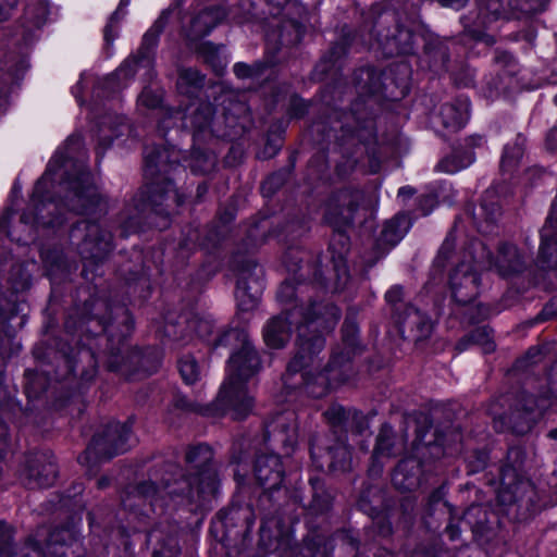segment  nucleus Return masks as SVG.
Wrapping results in <instances>:
<instances>
[{
    "label": "nucleus",
    "mask_w": 557,
    "mask_h": 557,
    "mask_svg": "<svg viewBox=\"0 0 557 557\" xmlns=\"http://www.w3.org/2000/svg\"><path fill=\"white\" fill-rule=\"evenodd\" d=\"M81 146L78 136L66 139L35 185L30 200L34 212L23 213L12 231L8 230L9 216H2L0 234L5 233L12 240L27 244L34 239L36 228L62 224V219H51L50 215L55 212L63 214L62 210L66 208L88 218L76 223L70 233L72 245L84 259L100 260L112 249L111 232L99 222L107 212L108 203L91 182L85 164L72 159Z\"/></svg>",
    "instance_id": "obj_1"
},
{
    "label": "nucleus",
    "mask_w": 557,
    "mask_h": 557,
    "mask_svg": "<svg viewBox=\"0 0 557 557\" xmlns=\"http://www.w3.org/2000/svg\"><path fill=\"white\" fill-rule=\"evenodd\" d=\"M339 319L337 308L330 304H313L302 312L294 308L286 317H278L270 320L263 331L265 344L271 348L283 347L290 336L289 324L297 322L298 351L287 366V376L301 373V380L308 393L313 397L323 396L329 389L327 377L320 372L311 380V372L306 369L314 367L315 356L323 349L324 341L322 334L332 331Z\"/></svg>",
    "instance_id": "obj_2"
},
{
    "label": "nucleus",
    "mask_w": 557,
    "mask_h": 557,
    "mask_svg": "<svg viewBox=\"0 0 557 557\" xmlns=\"http://www.w3.org/2000/svg\"><path fill=\"white\" fill-rule=\"evenodd\" d=\"M451 250L453 245L445 242L433 262L434 276L461 278L490 274L509 277L521 275L525 269L524 257L512 244H502L493 257L480 242L473 243L469 249L454 258Z\"/></svg>",
    "instance_id": "obj_3"
},
{
    "label": "nucleus",
    "mask_w": 557,
    "mask_h": 557,
    "mask_svg": "<svg viewBox=\"0 0 557 557\" xmlns=\"http://www.w3.org/2000/svg\"><path fill=\"white\" fill-rule=\"evenodd\" d=\"M236 344L239 346L228 360L227 379L219 393V400L233 412L235 419L245 418L253 407V397L246 382L260 369V360L248 334L242 330H231L213 343L215 347Z\"/></svg>",
    "instance_id": "obj_4"
},
{
    "label": "nucleus",
    "mask_w": 557,
    "mask_h": 557,
    "mask_svg": "<svg viewBox=\"0 0 557 557\" xmlns=\"http://www.w3.org/2000/svg\"><path fill=\"white\" fill-rule=\"evenodd\" d=\"M178 5L180 3H176L162 11L159 18L144 35L140 58L138 60H125L124 63L114 73L104 78V89L116 91L126 87L135 73L141 72V75L146 79L152 78L153 61L150 55V51L157 46L159 36L164 29L170 15L177 9Z\"/></svg>",
    "instance_id": "obj_5"
},
{
    "label": "nucleus",
    "mask_w": 557,
    "mask_h": 557,
    "mask_svg": "<svg viewBox=\"0 0 557 557\" xmlns=\"http://www.w3.org/2000/svg\"><path fill=\"white\" fill-rule=\"evenodd\" d=\"M212 451L208 446L199 445L190 448L186 454V461L190 470L195 471L196 478L188 480L189 491L187 497L195 500L205 495L213 494L215 491V474L210 469Z\"/></svg>",
    "instance_id": "obj_6"
},
{
    "label": "nucleus",
    "mask_w": 557,
    "mask_h": 557,
    "mask_svg": "<svg viewBox=\"0 0 557 557\" xmlns=\"http://www.w3.org/2000/svg\"><path fill=\"white\" fill-rule=\"evenodd\" d=\"M505 15V7L500 0H480L476 8L461 18V23L467 35L490 46L495 40L485 29Z\"/></svg>",
    "instance_id": "obj_7"
},
{
    "label": "nucleus",
    "mask_w": 557,
    "mask_h": 557,
    "mask_svg": "<svg viewBox=\"0 0 557 557\" xmlns=\"http://www.w3.org/2000/svg\"><path fill=\"white\" fill-rule=\"evenodd\" d=\"M385 298L388 304L395 307L403 332H408V336L412 341L420 343L431 336L433 323L423 312L412 306H406L404 311H400L399 302L403 299V289L399 285L393 286L386 293Z\"/></svg>",
    "instance_id": "obj_8"
},
{
    "label": "nucleus",
    "mask_w": 557,
    "mask_h": 557,
    "mask_svg": "<svg viewBox=\"0 0 557 557\" xmlns=\"http://www.w3.org/2000/svg\"><path fill=\"white\" fill-rule=\"evenodd\" d=\"M136 201V208L140 212L150 208L156 214L169 215L183 202V197L174 188L172 182L158 180L149 187L148 198L140 197Z\"/></svg>",
    "instance_id": "obj_9"
},
{
    "label": "nucleus",
    "mask_w": 557,
    "mask_h": 557,
    "mask_svg": "<svg viewBox=\"0 0 557 557\" xmlns=\"http://www.w3.org/2000/svg\"><path fill=\"white\" fill-rule=\"evenodd\" d=\"M131 429L127 424L119 422L111 423L103 434L92 438L87 451L99 457L111 458L114 455L124 453L127 449L126 442L129 438Z\"/></svg>",
    "instance_id": "obj_10"
},
{
    "label": "nucleus",
    "mask_w": 557,
    "mask_h": 557,
    "mask_svg": "<svg viewBox=\"0 0 557 557\" xmlns=\"http://www.w3.org/2000/svg\"><path fill=\"white\" fill-rule=\"evenodd\" d=\"M363 199L360 190H342L327 203L325 219L335 227L350 224Z\"/></svg>",
    "instance_id": "obj_11"
},
{
    "label": "nucleus",
    "mask_w": 557,
    "mask_h": 557,
    "mask_svg": "<svg viewBox=\"0 0 557 557\" xmlns=\"http://www.w3.org/2000/svg\"><path fill=\"white\" fill-rule=\"evenodd\" d=\"M224 17L225 12L220 8L210 4H196L189 21V28L184 30L187 39L194 41L207 36Z\"/></svg>",
    "instance_id": "obj_12"
},
{
    "label": "nucleus",
    "mask_w": 557,
    "mask_h": 557,
    "mask_svg": "<svg viewBox=\"0 0 557 557\" xmlns=\"http://www.w3.org/2000/svg\"><path fill=\"white\" fill-rule=\"evenodd\" d=\"M469 100L459 98L454 102L445 103L433 116L432 123L442 124L445 128L457 131L466 125L469 120Z\"/></svg>",
    "instance_id": "obj_13"
},
{
    "label": "nucleus",
    "mask_w": 557,
    "mask_h": 557,
    "mask_svg": "<svg viewBox=\"0 0 557 557\" xmlns=\"http://www.w3.org/2000/svg\"><path fill=\"white\" fill-rule=\"evenodd\" d=\"M255 472L260 485L265 490H275L283 481L282 462L277 455L259 456L256 461Z\"/></svg>",
    "instance_id": "obj_14"
},
{
    "label": "nucleus",
    "mask_w": 557,
    "mask_h": 557,
    "mask_svg": "<svg viewBox=\"0 0 557 557\" xmlns=\"http://www.w3.org/2000/svg\"><path fill=\"white\" fill-rule=\"evenodd\" d=\"M557 225V196L552 207V213L542 231V246L540 248L541 268L557 270V238H550Z\"/></svg>",
    "instance_id": "obj_15"
},
{
    "label": "nucleus",
    "mask_w": 557,
    "mask_h": 557,
    "mask_svg": "<svg viewBox=\"0 0 557 557\" xmlns=\"http://www.w3.org/2000/svg\"><path fill=\"white\" fill-rule=\"evenodd\" d=\"M213 110L210 103L200 102L191 103L186 108V112L181 114L176 112L175 117L183 120V126L193 128L195 132L201 133L210 128L212 122Z\"/></svg>",
    "instance_id": "obj_16"
},
{
    "label": "nucleus",
    "mask_w": 557,
    "mask_h": 557,
    "mask_svg": "<svg viewBox=\"0 0 557 557\" xmlns=\"http://www.w3.org/2000/svg\"><path fill=\"white\" fill-rule=\"evenodd\" d=\"M185 331L194 332L200 338H207L213 331V323L208 318L193 317L186 321L184 331L182 329L177 330V326L173 323H166L163 332L165 336L174 341L185 342L189 337V334H186Z\"/></svg>",
    "instance_id": "obj_17"
},
{
    "label": "nucleus",
    "mask_w": 557,
    "mask_h": 557,
    "mask_svg": "<svg viewBox=\"0 0 557 557\" xmlns=\"http://www.w3.org/2000/svg\"><path fill=\"white\" fill-rule=\"evenodd\" d=\"M23 475L30 487H47L55 480L57 467L51 461L36 458Z\"/></svg>",
    "instance_id": "obj_18"
},
{
    "label": "nucleus",
    "mask_w": 557,
    "mask_h": 557,
    "mask_svg": "<svg viewBox=\"0 0 557 557\" xmlns=\"http://www.w3.org/2000/svg\"><path fill=\"white\" fill-rule=\"evenodd\" d=\"M48 3L46 0H34L29 2L24 12V41L29 44L35 37L34 30L39 29L48 16Z\"/></svg>",
    "instance_id": "obj_19"
},
{
    "label": "nucleus",
    "mask_w": 557,
    "mask_h": 557,
    "mask_svg": "<svg viewBox=\"0 0 557 557\" xmlns=\"http://www.w3.org/2000/svg\"><path fill=\"white\" fill-rule=\"evenodd\" d=\"M262 289L260 281H237L235 299L238 309L240 311H251L257 308Z\"/></svg>",
    "instance_id": "obj_20"
},
{
    "label": "nucleus",
    "mask_w": 557,
    "mask_h": 557,
    "mask_svg": "<svg viewBox=\"0 0 557 557\" xmlns=\"http://www.w3.org/2000/svg\"><path fill=\"white\" fill-rule=\"evenodd\" d=\"M410 228V220L407 214H398L385 223L380 242L389 247L398 244Z\"/></svg>",
    "instance_id": "obj_21"
},
{
    "label": "nucleus",
    "mask_w": 557,
    "mask_h": 557,
    "mask_svg": "<svg viewBox=\"0 0 557 557\" xmlns=\"http://www.w3.org/2000/svg\"><path fill=\"white\" fill-rule=\"evenodd\" d=\"M270 426L278 433L280 441L285 446H295L297 443V424L293 412L277 416Z\"/></svg>",
    "instance_id": "obj_22"
},
{
    "label": "nucleus",
    "mask_w": 557,
    "mask_h": 557,
    "mask_svg": "<svg viewBox=\"0 0 557 557\" xmlns=\"http://www.w3.org/2000/svg\"><path fill=\"white\" fill-rule=\"evenodd\" d=\"M473 161L474 154L472 151L456 149L437 164V169L447 174H455L471 165Z\"/></svg>",
    "instance_id": "obj_23"
},
{
    "label": "nucleus",
    "mask_w": 557,
    "mask_h": 557,
    "mask_svg": "<svg viewBox=\"0 0 557 557\" xmlns=\"http://www.w3.org/2000/svg\"><path fill=\"white\" fill-rule=\"evenodd\" d=\"M178 152L175 149H162L154 152H146L147 173L153 175L154 172H166V166H172Z\"/></svg>",
    "instance_id": "obj_24"
},
{
    "label": "nucleus",
    "mask_w": 557,
    "mask_h": 557,
    "mask_svg": "<svg viewBox=\"0 0 557 557\" xmlns=\"http://www.w3.org/2000/svg\"><path fill=\"white\" fill-rule=\"evenodd\" d=\"M203 84V76L194 69H184L180 72L177 86L182 94L194 95Z\"/></svg>",
    "instance_id": "obj_25"
},
{
    "label": "nucleus",
    "mask_w": 557,
    "mask_h": 557,
    "mask_svg": "<svg viewBox=\"0 0 557 557\" xmlns=\"http://www.w3.org/2000/svg\"><path fill=\"white\" fill-rule=\"evenodd\" d=\"M474 215V220L478 224V227L482 232H487V227L492 224L496 219L500 215V208L497 202L488 203L486 199L480 206V212Z\"/></svg>",
    "instance_id": "obj_26"
},
{
    "label": "nucleus",
    "mask_w": 557,
    "mask_h": 557,
    "mask_svg": "<svg viewBox=\"0 0 557 557\" xmlns=\"http://www.w3.org/2000/svg\"><path fill=\"white\" fill-rule=\"evenodd\" d=\"M522 139L518 138V141L512 146L507 145L504 148V153L500 161V168L503 172H510L513 168L517 166L519 160L523 154Z\"/></svg>",
    "instance_id": "obj_27"
},
{
    "label": "nucleus",
    "mask_w": 557,
    "mask_h": 557,
    "mask_svg": "<svg viewBox=\"0 0 557 557\" xmlns=\"http://www.w3.org/2000/svg\"><path fill=\"white\" fill-rule=\"evenodd\" d=\"M388 53H409L412 49V34L408 29H399L398 34L388 39Z\"/></svg>",
    "instance_id": "obj_28"
},
{
    "label": "nucleus",
    "mask_w": 557,
    "mask_h": 557,
    "mask_svg": "<svg viewBox=\"0 0 557 557\" xmlns=\"http://www.w3.org/2000/svg\"><path fill=\"white\" fill-rule=\"evenodd\" d=\"M182 379L187 384L196 383L201 375V368L193 356H185L178 361Z\"/></svg>",
    "instance_id": "obj_29"
},
{
    "label": "nucleus",
    "mask_w": 557,
    "mask_h": 557,
    "mask_svg": "<svg viewBox=\"0 0 557 557\" xmlns=\"http://www.w3.org/2000/svg\"><path fill=\"white\" fill-rule=\"evenodd\" d=\"M28 265H34V262L21 264L18 260L14 257L5 258L3 261H0V275H10L12 277L24 276L28 274V271L25 270Z\"/></svg>",
    "instance_id": "obj_30"
},
{
    "label": "nucleus",
    "mask_w": 557,
    "mask_h": 557,
    "mask_svg": "<svg viewBox=\"0 0 557 557\" xmlns=\"http://www.w3.org/2000/svg\"><path fill=\"white\" fill-rule=\"evenodd\" d=\"M46 534V530L41 529L37 534L36 539H30L18 553H15L10 557H46L44 550L39 546L41 537Z\"/></svg>",
    "instance_id": "obj_31"
},
{
    "label": "nucleus",
    "mask_w": 557,
    "mask_h": 557,
    "mask_svg": "<svg viewBox=\"0 0 557 557\" xmlns=\"http://www.w3.org/2000/svg\"><path fill=\"white\" fill-rule=\"evenodd\" d=\"M127 128V125L124 123V119L121 117V116H116L115 117V125H109L107 123V121L102 122L99 126V137H100V140L104 141L107 139L108 143L106 144L107 146L110 145L111 143V135H113L114 137H119L120 135L123 134V132Z\"/></svg>",
    "instance_id": "obj_32"
},
{
    "label": "nucleus",
    "mask_w": 557,
    "mask_h": 557,
    "mask_svg": "<svg viewBox=\"0 0 557 557\" xmlns=\"http://www.w3.org/2000/svg\"><path fill=\"white\" fill-rule=\"evenodd\" d=\"M215 164V157L211 153L195 150L193 152L191 169L194 172H209Z\"/></svg>",
    "instance_id": "obj_33"
},
{
    "label": "nucleus",
    "mask_w": 557,
    "mask_h": 557,
    "mask_svg": "<svg viewBox=\"0 0 557 557\" xmlns=\"http://www.w3.org/2000/svg\"><path fill=\"white\" fill-rule=\"evenodd\" d=\"M129 2H131V0H121L119 8L112 14L110 22L104 29V40L107 44L113 42V40L115 38V34H114L115 24L119 22V20L121 17L124 16V14H125L124 9L129 4Z\"/></svg>",
    "instance_id": "obj_34"
},
{
    "label": "nucleus",
    "mask_w": 557,
    "mask_h": 557,
    "mask_svg": "<svg viewBox=\"0 0 557 557\" xmlns=\"http://www.w3.org/2000/svg\"><path fill=\"white\" fill-rule=\"evenodd\" d=\"M162 95L158 90L146 87L138 97L139 107L156 109L161 103Z\"/></svg>",
    "instance_id": "obj_35"
},
{
    "label": "nucleus",
    "mask_w": 557,
    "mask_h": 557,
    "mask_svg": "<svg viewBox=\"0 0 557 557\" xmlns=\"http://www.w3.org/2000/svg\"><path fill=\"white\" fill-rule=\"evenodd\" d=\"M302 281H282L277 292V298L282 302H287L295 297L296 292L301 286Z\"/></svg>",
    "instance_id": "obj_36"
},
{
    "label": "nucleus",
    "mask_w": 557,
    "mask_h": 557,
    "mask_svg": "<svg viewBox=\"0 0 557 557\" xmlns=\"http://www.w3.org/2000/svg\"><path fill=\"white\" fill-rule=\"evenodd\" d=\"M41 259L47 267L61 268L63 264L62 256L59 251H41Z\"/></svg>",
    "instance_id": "obj_37"
},
{
    "label": "nucleus",
    "mask_w": 557,
    "mask_h": 557,
    "mask_svg": "<svg viewBox=\"0 0 557 557\" xmlns=\"http://www.w3.org/2000/svg\"><path fill=\"white\" fill-rule=\"evenodd\" d=\"M406 466H407V462L399 463L397 469L394 472V475H393L394 485L397 486L398 488H403V490H408L413 484L412 482L405 483L404 470H405Z\"/></svg>",
    "instance_id": "obj_38"
},
{
    "label": "nucleus",
    "mask_w": 557,
    "mask_h": 557,
    "mask_svg": "<svg viewBox=\"0 0 557 557\" xmlns=\"http://www.w3.org/2000/svg\"><path fill=\"white\" fill-rule=\"evenodd\" d=\"M178 554L180 549L176 542L171 540L168 544L154 552V557H177Z\"/></svg>",
    "instance_id": "obj_39"
},
{
    "label": "nucleus",
    "mask_w": 557,
    "mask_h": 557,
    "mask_svg": "<svg viewBox=\"0 0 557 557\" xmlns=\"http://www.w3.org/2000/svg\"><path fill=\"white\" fill-rule=\"evenodd\" d=\"M17 0H0V21L8 18Z\"/></svg>",
    "instance_id": "obj_40"
},
{
    "label": "nucleus",
    "mask_w": 557,
    "mask_h": 557,
    "mask_svg": "<svg viewBox=\"0 0 557 557\" xmlns=\"http://www.w3.org/2000/svg\"><path fill=\"white\" fill-rule=\"evenodd\" d=\"M389 433H391V429L388 426L382 428L380 435L377 437V448L376 449L379 451H382L386 448L384 441H385V438L388 437Z\"/></svg>",
    "instance_id": "obj_41"
},
{
    "label": "nucleus",
    "mask_w": 557,
    "mask_h": 557,
    "mask_svg": "<svg viewBox=\"0 0 557 557\" xmlns=\"http://www.w3.org/2000/svg\"><path fill=\"white\" fill-rule=\"evenodd\" d=\"M216 52V48L211 44H203L201 47V53L206 57L208 62H213V57Z\"/></svg>",
    "instance_id": "obj_42"
},
{
    "label": "nucleus",
    "mask_w": 557,
    "mask_h": 557,
    "mask_svg": "<svg viewBox=\"0 0 557 557\" xmlns=\"http://www.w3.org/2000/svg\"><path fill=\"white\" fill-rule=\"evenodd\" d=\"M547 148L550 150H557V127H554L546 137Z\"/></svg>",
    "instance_id": "obj_43"
},
{
    "label": "nucleus",
    "mask_w": 557,
    "mask_h": 557,
    "mask_svg": "<svg viewBox=\"0 0 557 557\" xmlns=\"http://www.w3.org/2000/svg\"><path fill=\"white\" fill-rule=\"evenodd\" d=\"M11 539L10 527L5 523H0V544H7Z\"/></svg>",
    "instance_id": "obj_44"
},
{
    "label": "nucleus",
    "mask_w": 557,
    "mask_h": 557,
    "mask_svg": "<svg viewBox=\"0 0 557 557\" xmlns=\"http://www.w3.org/2000/svg\"><path fill=\"white\" fill-rule=\"evenodd\" d=\"M234 72L238 77H246L250 74V67L244 63H236L234 65Z\"/></svg>",
    "instance_id": "obj_45"
},
{
    "label": "nucleus",
    "mask_w": 557,
    "mask_h": 557,
    "mask_svg": "<svg viewBox=\"0 0 557 557\" xmlns=\"http://www.w3.org/2000/svg\"><path fill=\"white\" fill-rule=\"evenodd\" d=\"M414 194V190L410 186H404L398 189V197L400 198H410Z\"/></svg>",
    "instance_id": "obj_46"
},
{
    "label": "nucleus",
    "mask_w": 557,
    "mask_h": 557,
    "mask_svg": "<svg viewBox=\"0 0 557 557\" xmlns=\"http://www.w3.org/2000/svg\"><path fill=\"white\" fill-rule=\"evenodd\" d=\"M294 106L299 108L298 111L294 112V115L296 116H300L305 113L306 111V104L304 103V101L299 100V99H295L294 100Z\"/></svg>",
    "instance_id": "obj_47"
},
{
    "label": "nucleus",
    "mask_w": 557,
    "mask_h": 557,
    "mask_svg": "<svg viewBox=\"0 0 557 557\" xmlns=\"http://www.w3.org/2000/svg\"><path fill=\"white\" fill-rule=\"evenodd\" d=\"M21 191L22 187L17 183H15L12 187L11 197H18L21 195Z\"/></svg>",
    "instance_id": "obj_48"
},
{
    "label": "nucleus",
    "mask_w": 557,
    "mask_h": 557,
    "mask_svg": "<svg viewBox=\"0 0 557 557\" xmlns=\"http://www.w3.org/2000/svg\"><path fill=\"white\" fill-rule=\"evenodd\" d=\"M481 141H482L481 137H479V136L478 137H473V138L470 139L468 146H470V147L479 146V145H481Z\"/></svg>",
    "instance_id": "obj_49"
},
{
    "label": "nucleus",
    "mask_w": 557,
    "mask_h": 557,
    "mask_svg": "<svg viewBox=\"0 0 557 557\" xmlns=\"http://www.w3.org/2000/svg\"><path fill=\"white\" fill-rule=\"evenodd\" d=\"M337 454L343 456V458H348L349 457V451L345 447L339 448L337 450Z\"/></svg>",
    "instance_id": "obj_50"
},
{
    "label": "nucleus",
    "mask_w": 557,
    "mask_h": 557,
    "mask_svg": "<svg viewBox=\"0 0 557 557\" xmlns=\"http://www.w3.org/2000/svg\"><path fill=\"white\" fill-rule=\"evenodd\" d=\"M448 532L450 533V537L454 540L457 537V530L454 527L448 528Z\"/></svg>",
    "instance_id": "obj_51"
},
{
    "label": "nucleus",
    "mask_w": 557,
    "mask_h": 557,
    "mask_svg": "<svg viewBox=\"0 0 557 557\" xmlns=\"http://www.w3.org/2000/svg\"><path fill=\"white\" fill-rule=\"evenodd\" d=\"M82 83H83V78L77 83V85L75 86V88L73 89V92L75 95V97L77 98V94H76V90L81 89L82 87Z\"/></svg>",
    "instance_id": "obj_52"
},
{
    "label": "nucleus",
    "mask_w": 557,
    "mask_h": 557,
    "mask_svg": "<svg viewBox=\"0 0 557 557\" xmlns=\"http://www.w3.org/2000/svg\"><path fill=\"white\" fill-rule=\"evenodd\" d=\"M485 350H486V351H492V350H494V344H493V343H491V342L486 343Z\"/></svg>",
    "instance_id": "obj_53"
},
{
    "label": "nucleus",
    "mask_w": 557,
    "mask_h": 557,
    "mask_svg": "<svg viewBox=\"0 0 557 557\" xmlns=\"http://www.w3.org/2000/svg\"><path fill=\"white\" fill-rule=\"evenodd\" d=\"M58 536H59L58 532L51 534L49 544L52 543V542H57L58 541Z\"/></svg>",
    "instance_id": "obj_54"
},
{
    "label": "nucleus",
    "mask_w": 557,
    "mask_h": 557,
    "mask_svg": "<svg viewBox=\"0 0 557 557\" xmlns=\"http://www.w3.org/2000/svg\"><path fill=\"white\" fill-rule=\"evenodd\" d=\"M499 498L502 499V502H507V498H506V496H505V493H504V492H502V493L499 494ZM510 500H511V497H510V498H508V502H510Z\"/></svg>",
    "instance_id": "obj_55"
},
{
    "label": "nucleus",
    "mask_w": 557,
    "mask_h": 557,
    "mask_svg": "<svg viewBox=\"0 0 557 557\" xmlns=\"http://www.w3.org/2000/svg\"><path fill=\"white\" fill-rule=\"evenodd\" d=\"M333 467L338 468V469H342V470L347 469V466H346V465H344V463H343V465L333 463Z\"/></svg>",
    "instance_id": "obj_56"
},
{
    "label": "nucleus",
    "mask_w": 557,
    "mask_h": 557,
    "mask_svg": "<svg viewBox=\"0 0 557 557\" xmlns=\"http://www.w3.org/2000/svg\"><path fill=\"white\" fill-rule=\"evenodd\" d=\"M528 484L527 483H522L520 482L517 486H516V491H518L519 488H522L523 486H527Z\"/></svg>",
    "instance_id": "obj_57"
},
{
    "label": "nucleus",
    "mask_w": 557,
    "mask_h": 557,
    "mask_svg": "<svg viewBox=\"0 0 557 557\" xmlns=\"http://www.w3.org/2000/svg\"><path fill=\"white\" fill-rule=\"evenodd\" d=\"M549 435L554 438H557V430L552 431Z\"/></svg>",
    "instance_id": "obj_58"
},
{
    "label": "nucleus",
    "mask_w": 557,
    "mask_h": 557,
    "mask_svg": "<svg viewBox=\"0 0 557 557\" xmlns=\"http://www.w3.org/2000/svg\"><path fill=\"white\" fill-rule=\"evenodd\" d=\"M206 191V187L205 186H199L198 187V193L201 194V193H205Z\"/></svg>",
    "instance_id": "obj_59"
},
{
    "label": "nucleus",
    "mask_w": 557,
    "mask_h": 557,
    "mask_svg": "<svg viewBox=\"0 0 557 557\" xmlns=\"http://www.w3.org/2000/svg\"><path fill=\"white\" fill-rule=\"evenodd\" d=\"M332 411L336 412L338 416L342 413V409H339V408L338 409H333Z\"/></svg>",
    "instance_id": "obj_60"
},
{
    "label": "nucleus",
    "mask_w": 557,
    "mask_h": 557,
    "mask_svg": "<svg viewBox=\"0 0 557 557\" xmlns=\"http://www.w3.org/2000/svg\"><path fill=\"white\" fill-rule=\"evenodd\" d=\"M100 486H103L107 484V482L104 480H100L99 483H98Z\"/></svg>",
    "instance_id": "obj_61"
},
{
    "label": "nucleus",
    "mask_w": 557,
    "mask_h": 557,
    "mask_svg": "<svg viewBox=\"0 0 557 557\" xmlns=\"http://www.w3.org/2000/svg\"><path fill=\"white\" fill-rule=\"evenodd\" d=\"M425 200L430 201V202H433V198H431V197H428Z\"/></svg>",
    "instance_id": "obj_62"
},
{
    "label": "nucleus",
    "mask_w": 557,
    "mask_h": 557,
    "mask_svg": "<svg viewBox=\"0 0 557 557\" xmlns=\"http://www.w3.org/2000/svg\"><path fill=\"white\" fill-rule=\"evenodd\" d=\"M554 101L557 104V95L555 96Z\"/></svg>",
    "instance_id": "obj_63"
}]
</instances>
